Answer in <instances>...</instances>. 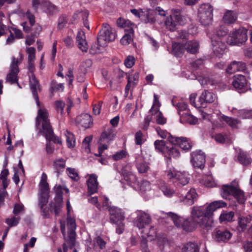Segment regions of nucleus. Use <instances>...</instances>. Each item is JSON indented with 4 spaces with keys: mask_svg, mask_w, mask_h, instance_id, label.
I'll list each match as a JSON object with an SVG mask.
<instances>
[{
    "mask_svg": "<svg viewBox=\"0 0 252 252\" xmlns=\"http://www.w3.org/2000/svg\"><path fill=\"white\" fill-rule=\"evenodd\" d=\"M165 177L168 180H173V182L176 184L177 188H181L187 185L189 182V175L184 172L178 171L175 168H170L165 173Z\"/></svg>",
    "mask_w": 252,
    "mask_h": 252,
    "instance_id": "423d86ee",
    "label": "nucleus"
},
{
    "mask_svg": "<svg viewBox=\"0 0 252 252\" xmlns=\"http://www.w3.org/2000/svg\"><path fill=\"white\" fill-rule=\"evenodd\" d=\"M211 40L214 54L219 58L221 57L226 49L225 44L219 39L217 40L215 37H212Z\"/></svg>",
    "mask_w": 252,
    "mask_h": 252,
    "instance_id": "6ab92c4d",
    "label": "nucleus"
},
{
    "mask_svg": "<svg viewBox=\"0 0 252 252\" xmlns=\"http://www.w3.org/2000/svg\"><path fill=\"white\" fill-rule=\"evenodd\" d=\"M110 219L112 222L118 223L121 221H124L125 218L124 212L122 209L113 206L109 209Z\"/></svg>",
    "mask_w": 252,
    "mask_h": 252,
    "instance_id": "f3484780",
    "label": "nucleus"
},
{
    "mask_svg": "<svg viewBox=\"0 0 252 252\" xmlns=\"http://www.w3.org/2000/svg\"><path fill=\"white\" fill-rule=\"evenodd\" d=\"M182 252H199L198 245L194 243H188L182 249Z\"/></svg>",
    "mask_w": 252,
    "mask_h": 252,
    "instance_id": "e433bc0d",
    "label": "nucleus"
},
{
    "mask_svg": "<svg viewBox=\"0 0 252 252\" xmlns=\"http://www.w3.org/2000/svg\"><path fill=\"white\" fill-rule=\"evenodd\" d=\"M97 179V176L94 174L89 175V178L87 181L88 194L89 195L97 192L98 182Z\"/></svg>",
    "mask_w": 252,
    "mask_h": 252,
    "instance_id": "aec40b11",
    "label": "nucleus"
},
{
    "mask_svg": "<svg viewBox=\"0 0 252 252\" xmlns=\"http://www.w3.org/2000/svg\"><path fill=\"white\" fill-rule=\"evenodd\" d=\"M128 31V32L125 33L121 39V43L124 45H128L133 40V30L130 28Z\"/></svg>",
    "mask_w": 252,
    "mask_h": 252,
    "instance_id": "f704fd0d",
    "label": "nucleus"
},
{
    "mask_svg": "<svg viewBox=\"0 0 252 252\" xmlns=\"http://www.w3.org/2000/svg\"><path fill=\"white\" fill-rule=\"evenodd\" d=\"M221 119L225 122L230 126L233 128L237 127L240 123L239 121L237 119L229 117L225 115H222L221 116Z\"/></svg>",
    "mask_w": 252,
    "mask_h": 252,
    "instance_id": "ea45409f",
    "label": "nucleus"
},
{
    "mask_svg": "<svg viewBox=\"0 0 252 252\" xmlns=\"http://www.w3.org/2000/svg\"><path fill=\"white\" fill-rule=\"evenodd\" d=\"M226 205V204L222 201H215L206 207L194 206L191 208L190 217L202 228L209 229L212 226L211 218L213 213Z\"/></svg>",
    "mask_w": 252,
    "mask_h": 252,
    "instance_id": "f257e3e1",
    "label": "nucleus"
},
{
    "mask_svg": "<svg viewBox=\"0 0 252 252\" xmlns=\"http://www.w3.org/2000/svg\"><path fill=\"white\" fill-rule=\"evenodd\" d=\"M185 23V18L177 10H174V12L168 17L165 21L166 28L170 31L174 32L179 25H184Z\"/></svg>",
    "mask_w": 252,
    "mask_h": 252,
    "instance_id": "9b49d317",
    "label": "nucleus"
},
{
    "mask_svg": "<svg viewBox=\"0 0 252 252\" xmlns=\"http://www.w3.org/2000/svg\"><path fill=\"white\" fill-rule=\"evenodd\" d=\"M80 49L83 52H86L88 49V45L86 40L84 32L80 31Z\"/></svg>",
    "mask_w": 252,
    "mask_h": 252,
    "instance_id": "58836bf2",
    "label": "nucleus"
},
{
    "mask_svg": "<svg viewBox=\"0 0 252 252\" xmlns=\"http://www.w3.org/2000/svg\"><path fill=\"white\" fill-rule=\"evenodd\" d=\"M237 159L241 164L245 166L250 164L252 161V159L249 155L241 150H240L238 153Z\"/></svg>",
    "mask_w": 252,
    "mask_h": 252,
    "instance_id": "c85d7f7f",
    "label": "nucleus"
},
{
    "mask_svg": "<svg viewBox=\"0 0 252 252\" xmlns=\"http://www.w3.org/2000/svg\"><path fill=\"white\" fill-rule=\"evenodd\" d=\"M186 191L187 189H184L178 190L177 195L180 201L188 205H191L196 199L197 193L194 189H189L187 192Z\"/></svg>",
    "mask_w": 252,
    "mask_h": 252,
    "instance_id": "ddd939ff",
    "label": "nucleus"
},
{
    "mask_svg": "<svg viewBox=\"0 0 252 252\" xmlns=\"http://www.w3.org/2000/svg\"><path fill=\"white\" fill-rule=\"evenodd\" d=\"M234 213L232 211H224L220 216L221 221H231L234 217Z\"/></svg>",
    "mask_w": 252,
    "mask_h": 252,
    "instance_id": "79ce46f5",
    "label": "nucleus"
},
{
    "mask_svg": "<svg viewBox=\"0 0 252 252\" xmlns=\"http://www.w3.org/2000/svg\"><path fill=\"white\" fill-rule=\"evenodd\" d=\"M228 30L224 26H220L216 30L215 34L218 37H222L226 35Z\"/></svg>",
    "mask_w": 252,
    "mask_h": 252,
    "instance_id": "13d9d810",
    "label": "nucleus"
},
{
    "mask_svg": "<svg viewBox=\"0 0 252 252\" xmlns=\"http://www.w3.org/2000/svg\"><path fill=\"white\" fill-rule=\"evenodd\" d=\"M61 230L64 237V239L67 244L72 249L74 245L75 242L76 232L75 229L76 225L75 220L74 219L70 217L67 218V233L65 232V225L64 221H61Z\"/></svg>",
    "mask_w": 252,
    "mask_h": 252,
    "instance_id": "20e7f679",
    "label": "nucleus"
},
{
    "mask_svg": "<svg viewBox=\"0 0 252 252\" xmlns=\"http://www.w3.org/2000/svg\"><path fill=\"white\" fill-rule=\"evenodd\" d=\"M247 30L241 28L231 32L227 38V43L230 45L240 46L248 39Z\"/></svg>",
    "mask_w": 252,
    "mask_h": 252,
    "instance_id": "6e6552de",
    "label": "nucleus"
},
{
    "mask_svg": "<svg viewBox=\"0 0 252 252\" xmlns=\"http://www.w3.org/2000/svg\"><path fill=\"white\" fill-rule=\"evenodd\" d=\"M80 122L81 126L85 128H88L93 125V120L91 116L89 114H82Z\"/></svg>",
    "mask_w": 252,
    "mask_h": 252,
    "instance_id": "473e14b6",
    "label": "nucleus"
},
{
    "mask_svg": "<svg viewBox=\"0 0 252 252\" xmlns=\"http://www.w3.org/2000/svg\"><path fill=\"white\" fill-rule=\"evenodd\" d=\"M92 65V61L90 59H87L83 62L81 64V70L84 74L86 73L87 68H90Z\"/></svg>",
    "mask_w": 252,
    "mask_h": 252,
    "instance_id": "bf43d9fd",
    "label": "nucleus"
},
{
    "mask_svg": "<svg viewBox=\"0 0 252 252\" xmlns=\"http://www.w3.org/2000/svg\"><path fill=\"white\" fill-rule=\"evenodd\" d=\"M59 11V8L55 5L51 3H49L46 5L45 12L48 15L50 16L55 15Z\"/></svg>",
    "mask_w": 252,
    "mask_h": 252,
    "instance_id": "a19ab883",
    "label": "nucleus"
},
{
    "mask_svg": "<svg viewBox=\"0 0 252 252\" xmlns=\"http://www.w3.org/2000/svg\"><path fill=\"white\" fill-rule=\"evenodd\" d=\"M40 193H49V185L47 182L46 179H44L43 177H42V179L40 183Z\"/></svg>",
    "mask_w": 252,
    "mask_h": 252,
    "instance_id": "a18cd8bd",
    "label": "nucleus"
},
{
    "mask_svg": "<svg viewBox=\"0 0 252 252\" xmlns=\"http://www.w3.org/2000/svg\"><path fill=\"white\" fill-rule=\"evenodd\" d=\"M239 116L242 119L252 118V111L248 110H240L239 111Z\"/></svg>",
    "mask_w": 252,
    "mask_h": 252,
    "instance_id": "6e6d98bb",
    "label": "nucleus"
},
{
    "mask_svg": "<svg viewBox=\"0 0 252 252\" xmlns=\"http://www.w3.org/2000/svg\"><path fill=\"white\" fill-rule=\"evenodd\" d=\"M180 121L186 122L191 125H195L198 122V119L189 113H184L180 117Z\"/></svg>",
    "mask_w": 252,
    "mask_h": 252,
    "instance_id": "72a5a7b5",
    "label": "nucleus"
},
{
    "mask_svg": "<svg viewBox=\"0 0 252 252\" xmlns=\"http://www.w3.org/2000/svg\"><path fill=\"white\" fill-rule=\"evenodd\" d=\"M67 134H66V143L67 146L69 148L73 147L75 145V139L73 134L66 131Z\"/></svg>",
    "mask_w": 252,
    "mask_h": 252,
    "instance_id": "5fc2aeb1",
    "label": "nucleus"
},
{
    "mask_svg": "<svg viewBox=\"0 0 252 252\" xmlns=\"http://www.w3.org/2000/svg\"><path fill=\"white\" fill-rule=\"evenodd\" d=\"M204 184L208 188H213L215 187L217 185L211 176H208L204 179Z\"/></svg>",
    "mask_w": 252,
    "mask_h": 252,
    "instance_id": "680f3d73",
    "label": "nucleus"
},
{
    "mask_svg": "<svg viewBox=\"0 0 252 252\" xmlns=\"http://www.w3.org/2000/svg\"><path fill=\"white\" fill-rule=\"evenodd\" d=\"M246 66L245 63L242 62L233 61L227 67V72L233 73L236 71L244 72L246 70Z\"/></svg>",
    "mask_w": 252,
    "mask_h": 252,
    "instance_id": "412c9836",
    "label": "nucleus"
},
{
    "mask_svg": "<svg viewBox=\"0 0 252 252\" xmlns=\"http://www.w3.org/2000/svg\"><path fill=\"white\" fill-rule=\"evenodd\" d=\"M42 123V129L40 132L43 133L47 141H52L55 143L61 144L62 141L56 136L48 118V113L44 107H40L38 110L36 122Z\"/></svg>",
    "mask_w": 252,
    "mask_h": 252,
    "instance_id": "f03ea898",
    "label": "nucleus"
},
{
    "mask_svg": "<svg viewBox=\"0 0 252 252\" xmlns=\"http://www.w3.org/2000/svg\"><path fill=\"white\" fill-rule=\"evenodd\" d=\"M155 149L159 152L164 153L167 149L165 142L163 140H157L154 143Z\"/></svg>",
    "mask_w": 252,
    "mask_h": 252,
    "instance_id": "37998d69",
    "label": "nucleus"
},
{
    "mask_svg": "<svg viewBox=\"0 0 252 252\" xmlns=\"http://www.w3.org/2000/svg\"><path fill=\"white\" fill-rule=\"evenodd\" d=\"M140 189L142 192H146L150 190V183L148 181H143L140 185Z\"/></svg>",
    "mask_w": 252,
    "mask_h": 252,
    "instance_id": "052dcab7",
    "label": "nucleus"
},
{
    "mask_svg": "<svg viewBox=\"0 0 252 252\" xmlns=\"http://www.w3.org/2000/svg\"><path fill=\"white\" fill-rule=\"evenodd\" d=\"M199 45L197 41H189L185 45V49L191 54L196 53L199 49Z\"/></svg>",
    "mask_w": 252,
    "mask_h": 252,
    "instance_id": "c756f323",
    "label": "nucleus"
},
{
    "mask_svg": "<svg viewBox=\"0 0 252 252\" xmlns=\"http://www.w3.org/2000/svg\"><path fill=\"white\" fill-rule=\"evenodd\" d=\"M156 119V122L159 125H164L166 123V119L163 116L162 114L159 110L156 109L153 114H150Z\"/></svg>",
    "mask_w": 252,
    "mask_h": 252,
    "instance_id": "4c0bfd02",
    "label": "nucleus"
},
{
    "mask_svg": "<svg viewBox=\"0 0 252 252\" xmlns=\"http://www.w3.org/2000/svg\"><path fill=\"white\" fill-rule=\"evenodd\" d=\"M21 62V61H19L18 59H16L14 57H12V62L10 65V71L7 74L5 79L6 83H9L10 84L17 83L20 88H21V87L18 82V74L20 71L18 65Z\"/></svg>",
    "mask_w": 252,
    "mask_h": 252,
    "instance_id": "f8f14e48",
    "label": "nucleus"
},
{
    "mask_svg": "<svg viewBox=\"0 0 252 252\" xmlns=\"http://www.w3.org/2000/svg\"><path fill=\"white\" fill-rule=\"evenodd\" d=\"M237 18L236 13L233 11L228 10L223 17V20L225 23L231 24L235 22Z\"/></svg>",
    "mask_w": 252,
    "mask_h": 252,
    "instance_id": "2f4dec72",
    "label": "nucleus"
},
{
    "mask_svg": "<svg viewBox=\"0 0 252 252\" xmlns=\"http://www.w3.org/2000/svg\"><path fill=\"white\" fill-rule=\"evenodd\" d=\"M93 136H89L85 137L82 142V148L84 149L87 153L90 152V143L92 141Z\"/></svg>",
    "mask_w": 252,
    "mask_h": 252,
    "instance_id": "3c124183",
    "label": "nucleus"
},
{
    "mask_svg": "<svg viewBox=\"0 0 252 252\" xmlns=\"http://www.w3.org/2000/svg\"><path fill=\"white\" fill-rule=\"evenodd\" d=\"M80 14H81V16L82 17L84 26L86 27L88 30H90L89 23L88 20V18L89 15V11L87 10H84V11L80 12Z\"/></svg>",
    "mask_w": 252,
    "mask_h": 252,
    "instance_id": "49530a36",
    "label": "nucleus"
},
{
    "mask_svg": "<svg viewBox=\"0 0 252 252\" xmlns=\"http://www.w3.org/2000/svg\"><path fill=\"white\" fill-rule=\"evenodd\" d=\"M232 84L236 89L242 90L246 87L247 80L244 76L239 74L234 76Z\"/></svg>",
    "mask_w": 252,
    "mask_h": 252,
    "instance_id": "a878e982",
    "label": "nucleus"
},
{
    "mask_svg": "<svg viewBox=\"0 0 252 252\" xmlns=\"http://www.w3.org/2000/svg\"><path fill=\"white\" fill-rule=\"evenodd\" d=\"M136 167L139 173H144L148 171L149 167L147 163L143 161L142 156L139 155L136 158Z\"/></svg>",
    "mask_w": 252,
    "mask_h": 252,
    "instance_id": "cd10ccee",
    "label": "nucleus"
},
{
    "mask_svg": "<svg viewBox=\"0 0 252 252\" xmlns=\"http://www.w3.org/2000/svg\"><path fill=\"white\" fill-rule=\"evenodd\" d=\"M180 147L185 151H189L192 147V143L190 140L186 137H180V140L178 144Z\"/></svg>",
    "mask_w": 252,
    "mask_h": 252,
    "instance_id": "c9c22d12",
    "label": "nucleus"
},
{
    "mask_svg": "<svg viewBox=\"0 0 252 252\" xmlns=\"http://www.w3.org/2000/svg\"><path fill=\"white\" fill-rule=\"evenodd\" d=\"M135 63V59L133 56H128L125 61V64L127 68L132 67Z\"/></svg>",
    "mask_w": 252,
    "mask_h": 252,
    "instance_id": "e2e57ef3",
    "label": "nucleus"
},
{
    "mask_svg": "<svg viewBox=\"0 0 252 252\" xmlns=\"http://www.w3.org/2000/svg\"><path fill=\"white\" fill-rule=\"evenodd\" d=\"M213 11L212 7L209 4H203L200 6L198 9V17L202 25L208 26L212 23Z\"/></svg>",
    "mask_w": 252,
    "mask_h": 252,
    "instance_id": "9d476101",
    "label": "nucleus"
},
{
    "mask_svg": "<svg viewBox=\"0 0 252 252\" xmlns=\"http://www.w3.org/2000/svg\"><path fill=\"white\" fill-rule=\"evenodd\" d=\"M67 23V19L66 15H61L58 19L57 28L59 30L63 29Z\"/></svg>",
    "mask_w": 252,
    "mask_h": 252,
    "instance_id": "de8ad7c7",
    "label": "nucleus"
},
{
    "mask_svg": "<svg viewBox=\"0 0 252 252\" xmlns=\"http://www.w3.org/2000/svg\"><path fill=\"white\" fill-rule=\"evenodd\" d=\"M220 194L224 199L228 198L232 194L240 204L244 203L246 200L244 192L238 187L237 183L223 185L220 190Z\"/></svg>",
    "mask_w": 252,
    "mask_h": 252,
    "instance_id": "7ed1b4c3",
    "label": "nucleus"
},
{
    "mask_svg": "<svg viewBox=\"0 0 252 252\" xmlns=\"http://www.w3.org/2000/svg\"><path fill=\"white\" fill-rule=\"evenodd\" d=\"M27 53L28 54V62H34L35 56V49L33 47H30L27 49Z\"/></svg>",
    "mask_w": 252,
    "mask_h": 252,
    "instance_id": "4d7b16f0",
    "label": "nucleus"
},
{
    "mask_svg": "<svg viewBox=\"0 0 252 252\" xmlns=\"http://www.w3.org/2000/svg\"><path fill=\"white\" fill-rule=\"evenodd\" d=\"M56 192V197L54 200L49 204L50 206V210L51 212L54 211L55 215H58L61 211L63 206V190L64 189L67 193L69 191L68 189H63L61 185H56L54 188Z\"/></svg>",
    "mask_w": 252,
    "mask_h": 252,
    "instance_id": "1a4fd4ad",
    "label": "nucleus"
},
{
    "mask_svg": "<svg viewBox=\"0 0 252 252\" xmlns=\"http://www.w3.org/2000/svg\"><path fill=\"white\" fill-rule=\"evenodd\" d=\"M232 237V234L227 230H217L214 234V239L218 242H225Z\"/></svg>",
    "mask_w": 252,
    "mask_h": 252,
    "instance_id": "393cba45",
    "label": "nucleus"
},
{
    "mask_svg": "<svg viewBox=\"0 0 252 252\" xmlns=\"http://www.w3.org/2000/svg\"><path fill=\"white\" fill-rule=\"evenodd\" d=\"M214 139L218 143H223L228 139V137L226 135L219 133L214 136Z\"/></svg>",
    "mask_w": 252,
    "mask_h": 252,
    "instance_id": "0e129e2a",
    "label": "nucleus"
},
{
    "mask_svg": "<svg viewBox=\"0 0 252 252\" xmlns=\"http://www.w3.org/2000/svg\"><path fill=\"white\" fill-rule=\"evenodd\" d=\"M140 20L145 23H153L155 21L154 11L150 9L141 10Z\"/></svg>",
    "mask_w": 252,
    "mask_h": 252,
    "instance_id": "4be33fe9",
    "label": "nucleus"
},
{
    "mask_svg": "<svg viewBox=\"0 0 252 252\" xmlns=\"http://www.w3.org/2000/svg\"><path fill=\"white\" fill-rule=\"evenodd\" d=\"M157 185L163 194L167 197H171L175 193L174 189L167 186L162 180H158Z\"/></svg>",
    "mask_w": 252,
    "mask_h": 252,
    "instance_id": "b1692460",
    "label": "nucleus"
},
{
    "mask_svg": "<svg viewBox=\"0 0 252 252\" xmlns=\"http://www.w3.org/2000/svg\"><path fill=\"white\" fill-rule=\"evenodd\" d=\"M150 215L142 211H137V216L135 219L134 224L139 229H142L151 222Z\"/></svg>",
    "mask_w": 252,
    "mask_h": 252,
    "instance_id": "2eb2a0df",
    "label": "nucleus"
},
{
    "mask_svg": "<svg viewBox=\"0 0 252 252\" xmlns=\"http://www.w3.org/2000/svg\"><path fill=\"white\" fill-rule=\"evenodd\" d=\"M55 104L57 111L60 112L61 114H63V108L65 106L64 102L61 100L57 101Z\"/></svg>",
    "mask_w": 252,
    "mask_h": 252,
    "instance_id": "338daca9",
    "label": "nucleus"
},
{
    "mask_svg": "<svg viewBox=\"0 0 252 252\" xmlns=\"http://www.w3.org/2000/svg\"><path fill=\"white\" fill-rule=\"evenodd\" d=\"M29 77L30 89L32 92L33 97L35 100L37 106L40 107V103L39 100L38 92L41 91L40 85L34 74H29Z\"/></svg>",
    "mask_w": 252,
    "mask_h": 252,
    "instance_id": "4468645a",
    "label": "nucleus"
},
{
    "mask_svg": "<svg viewBox=\"0 0 252 252\" xmlns=\"http://www.w3.org/2000/svg\"><path fill=\"white\" fill-rule=\"evenodd\" d=\"M191 162L194 167L202 169L205 163V156L201 151L194 152L191 154Z\"/></svg>",
    "mask_w": 252,
    "mask_h": 252,
    "instance_id": "dca6fc26",
    "label": "nucleus"
},
{
    "mask_svg": "<svg viewBox=\"0 0 252 252\" xmlns=\"http://www.w3.org/2000/svg\"><path fill=\"white\" fill-rule=\"evenodd\" d=\"M105 47V46H100L98 42L97 43H94L92 45L89 50L90 53L91 54L100 53L102 48H104Z\"/></svg>",
    "mask_w": 252,
    "mask_h": 252,
    "instance_id": "864d4df0",
    "label": "nucleus"
},
{
    "mask_svg": "<svg viewBox=\"0 0 252 252\" xmlns=\"http://www.w3.org/2000/svg\"><path fill=\"white\" fill-rule=\"evenodd\" d=\"M20 217H12L11 218H7L5 220V222L8 225L9 227L15 226L19 222Z\"/></svg>",
    "mask_w": 252,
    "mask_h": 252,
    "instance_id": "09e8293b",
    "label": "nucleus"
},
{
    "mask_svg": "<svg viewBox=\"0 0 252 252\" xmlns=\"http://www.w3.org/2000/svg\"><path fill=\"white\" fill-rule=\"evenodd\" d=\"M216 100L217 96L214 93L205 90L199 96L198 102L200 106L205 107L207 104L215 102Z\"/></svg>",
    "mask_w": 252,
    "mask_h": 252,
    "instance_id": "a211bd4d",
    "label": "nucleus"
},
{
    "mask_svg": "<svg viewBox=\"0 0 252 252\" xmlns=\"http://www.w3.org/2000/svg\"><path fill=\"white\" fill-rule=\"evenodd\" d=\"M24 211V205L22 204L17 203V204H15V205L14 206L13 213L15 215L17 216L19 214H20L21 212H22V211Z\"/></svg>",
    "mask_w": 252,
    "mask_h": 252,
    "instance_id": "69168bd1",
    "label": "nucleus"
},
{
    "mask_svg": "<svg viewBox=\"0 0 252 252\" xmlns=\"http://www.w3.org/2000/svg\"><path fill=\"white\" fill-rule=\"evenodd\" d=\"M65 163L66 159L62 158H57L54 161V169L58 175L64 170L65 167Z\"/></svg>",
    "mask_w": 252,
    "mask_h": 252,
    "instance_id": "bb28decb",
    "label": "nucleus"
},
{
    "mask_svg": "<svg viewBox=\"0 0 252 252\" xmlns=\"http://www.w3.org/2000/svg\"><path fill=\"white\" fill-rule=\"evenodd\" d=\"M184 51L185 46L178 43H172L171 53L174 56L180 57L183 55Z\"/></svg>",
    "mask_w": 252,
    "mask_h": 252,
    "instance_id": "7c9ffc66",
    "label": "nucleus"
},
{
    "mask_svg": "<svg viewBox=\"0 0 252 252\" xmlns=\"http://www.w3.org/2000/svg\"><path fill=\"white\" fill-rule=\"evenodd\" d=\"M116 134V130L111 127H108L105 129L101 134L99 143L102 141L109 142L114 139Z\"/></svg>",
    "mask_w": 252,
    "mask_h": 252,
    "instance_id": "5701e85b",
    "label": "nucleus"
},
{
    "mask_svg": "<svg viewBox=\"0 0 252 252\" xmlns=\"http://www.w3.org/2000/svg\"><path fill=\"white\" fill-rule=\"evenodd\" d=\"M139 77V75L138 72H135L133 74L128 75L127 77V82H128L129 83H131L132 85V86H135L138 81Z\"/></svg>",
    "mask_w": 252,
    "mask_h": 252,
    "instance_id": "8fccbe9b",
    "label": "nucleus"
},
{
    "mask_svg": "<svg viewBox=\"0 0 252 252\" xmlns=\"http://www.w3.org/2000/svg\"><path fill=\"white\" fill-rule=\"evenodd\" d=\"M167 215L168 217L172 220L176 226L182 227L186 231H193L198 225V223L192 219L191 217L185 219L172 212L167 213Z\"/></svg>",
    "mask_w": 252,
    "mask_h": 252,
    "instance_id": "0eeeda50",
    "label": "nucleus"
},
{
    "mask_svg": "<svg viewBox=\"0 0 252 252\" xmlns=\"http://www.w3.org/2000/svg\"><path fill=\"white\" fill-rule=\"evenodd\" d=\"M117 24L119 27L122 28H125L126 27H128L130 25H132L130 21L121 18L118 20Z\"/></svg>",
    "mask_w": 252,
    "mask_h": 252,
    "instance_id": "774afa93",
    "label": "nucleus"
},
{
    "mask_svg": "<svg viewBox=\"0 0 252 252\" xmlns=\"http://www.w3.org/2000/svg\"><path fill=\"white\" fill-rule=\"evenodd\" d=\"M116 38L115 30L109 24L104 23L97 34V41L100 46H106L107 43Z\"/></svg>",
    "mask_w": 252,
    "mask_h": 252,
    "instance_id": "39448f33",
    "label": "nucleus"
},
{
    "mask_svg": "<svg viewBox=\"0 0 252 252\" xmlns=\"http://www.w3.org/2000/svg\"><path fill=\"white\" fill-rule=\"evenodd\" d=\"M198 81L200 82V84L202 86H205V85H214L217 82L214 80H213L211 78H209L207 77H199L198 78Z\"/></svg>",
    "mask_w": 252,
    "mask_h": 252,
    "instance_id": "c03bdc74",
    "label": "nucleus"
},
{
    "mask_svg": "<svg viewBox=\"0 0 252 252\" xmlns=\"http://www.w3.org/2000/svg\"><path fill=\"white\" fill-rule=\"evenodd\" d=\"M49 199V193H40L39 198V206H45Z\"/></svg>",
    "mask_w": 252,
    "mask_h": 252,
    "instance_id": "603ef678",
    "label": "nucleus"
}]
</instances>
